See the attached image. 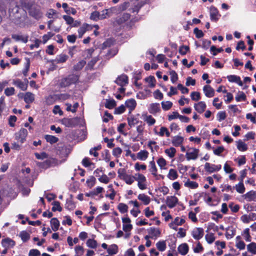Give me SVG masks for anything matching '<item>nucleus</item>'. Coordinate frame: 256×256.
<instances>
[{
	"label": "nucleus",
	"mask_w": 256,
	"mask_h": 256,
	"mask_svg": "<svg viewBox=\"0 0 256 256\" xmlns=\"http://www.w3.org/2000/svg\"><path fill=\"white\" fill-rule=\"evenodd\" d=\"M80 76L79 74H69L60 80L59 86L61 88H64L76 84L79 81Z\"/></svg>",
	"instance_id": "obj_1"
},
{
	"label": "nucleus",
	"mask_w": 256,
	"mask_h": 256,
	"mask_svg": "<svg viewBox=\"0 0 256 256\" xmlns=\"http://www.w3.org/2000/svg\"><path fill=\"white\" fill-rule=\"evenodd\" d=\"M56 154L61 158L66 157L70 152V149L69 146L63 142H59L57 145Z\"/></svg>",
	"instance_id": "obj_2"
},
{
	"label": "nucleus",
	"mask_w": 256,
	"mask_h": 256,
	"mask_svg": "<svg viewBox=\"0 0 256 256\" xmlns=\"http://www.w3.org/2000/svg\"><path fill=\"white\" fill-rule=\"evenodd\" d=\"M28 130L26 129L22 128L19 131L16 132L14 134V138L18 142H20V144L24 143L28 136Z\"/></svg>",
	"instance_id": "obj_3"
},
{
	"label": "nucleus",
	"mask_w": 256,
	"mask_h": 256,
	"mask_svg": "<svg viewBox=\"0 0 256 256\" xmlns=\"http://www.w3.org/2000/svg\"><path fill=\"white\" fill-rule=\"evenodd\" d=\"M135 180L138 181V186L141 190L146 188V176L141 174H136Z\"/></svg>",
	"instance_id": "obj_4"
},
{
	"label": "nucleus",
	"mask_w": 256,
	"mask_h": 256,
	"mask_svg": "<svg viewBox=\"0 0 256 256\" xmlns=\"http://www.w3.org/2000/svg\"><path fill=\"white\" fill-rule=\"evenodd\" d=\"M78 120L79 119L78 117L73 118H64L62 120V124L66 127L73 128L78 125Z\"/></svg>",
	"instance_id": "obj_5"
},
{
	"label": "nucleus",
	"mask_w": 256,
	"mask_h": 256,
	"mask_svg": "<svg viewBox=\"0 0 256 256\" xmlns=\"http://www.w3.org/2000/svg\"><path fill=\"white\" fill-rule=\"evenodd\" d=\"M210 18L212 22H216L221 16L219 12L216 8L212 6L210 10Z\"/></svg>",
	"instance_id": "obj_6"
},
{
	"label": "nucleus",
	"mask_w": 256,
	"mask_h": 256,
	"mask_svg": "<svg viewBox=\"0 0 256 256\" xmlns=\"http://www.w3.org/2000/svg\"><path fill=\"white\" fill-rule=\"evenodd\" d=\"M222 168L220 164L216 165L211 164L209 162H206L204 164V170L209 174L215 172L219 171Z\"/></svg>",
	"instance_id": "obj_7"
},
{
	"label": "nucleus",
	"mask_w": 256,
	"mask_h": 256,
	"mask_svg": "<svg viewBox=\"0 0 256 256\" xmlns=\"http://www.w3.org/2000/svg\"><path fill=\"white\" fill-rule=\"evenodd\" d=\"M114 82L120 86H124L128 84V78L126 74H122L116 78Z\"/></svg>",
	"instance_id": "obj_8"
},
{
	"label": "nucleus",
	"mask_w": 256,
	"mask_h": 256,
	"mask_svg": "<svg viewBox=\"0 0 256 256\" xmlns=\"http://www.w3.org/2000/svg\"><path fill=\"white\" fill-rule=\"evenodd\" d=\"M204 235V230L202 228H196L192 232V236L196 240H198Z\"/></svg>",
	"instance_id": "obj_9"
},
{
	"label": "nucleus",
	"mask_w": 256,
	"mask_h": 256,
	"mask_svg": "<svg viewBox=\"0 0 256 256\" xmlns=\"http://www.w3.org/2000/svg\"><path fill=\"white\" fill-rule=\"evenodd\" d=\"M54 162V159L49 158L42 162H38L37 166L40 168L46 170L52 166Z\"/></svg>",
	"instance_id": "obj_10"
},
{
	"label": "nucleus",
	"mask_w": 256,
	"mask_h": 256,
	"mask_svg": "<svg viewBox=\"0 0 256 256\" xmlns=\"http://www.w3.org/2000/svg\"><path fill=\"white\" fill-rule=\"evenodd\" d=\"M29 14L30 16L38 20L40 19L42 16V14L39 8L32 7L29 10Z\"/></svg>",
	"instance_id": "obj_11"
},
{
	"label": "nucleus",
	"mask_w": 256,
	"mask_h": 256,
	"mask_svg": "<svg viewBox=\"0 0 256 256\" xmlns=\"http://www.w3.org/2000/svg\"><path fill=\"white\" fill-rule=\"evenodd\" d=\"M192 152H187L186 154V160H196L198 157L199 150L196 148H190Z\"/></svg>",
	"instance_id": "obj_12"
},
{
	"label": "nucleus",
	"mask_w": 256,
	"mask_h": 256,
	"mask_svg": "<svg viewBox=\"0 0 256 256\" xmlns=\"http://www.w3.org/2000/svg\"><path fill=\"white\" fill-rule=\"evenodd\" d=\"M178 198L174 196H168L166 198V204L170 208H174L178 204Z\"/></svg>",
	"instance_id": "obj_13"
},
{
	"label": "nucleus",
	"mask_w": 256,
	"mask_h": 256,
	"mask_svg": "<svg viewBox=\"0 0 256 256\" xmlns=\"http://www.w3.org/2000/svg\"><path fill=\"white\" fill-rule=\"evenodd\" d=\"M76 207V204L73 200V196L70 194V198L66 200L65 208L68 210H72Z\"/></svg>",
	"instance_id": "obj_14"
},
{
	"label": "nucleus",
	"mask_w": 256,
	"mask_h": 256,
	"mask_svg": "<svg viewBox=\"0 0 256 256\" xmlns=\"http://www.w3.org/2000/svg\"><path fill=\"white\" fill-rule=\"evenodd\" d=\"M15 244V242L9 238H4L2 240V245L4 248H12Z\"/></svg>",
	"instance_id": "obj_15"
},
{
	"label": "nucleus",
	"mask_w": 256,
	"mask_h": 256,
	"mask_svg": "<svg viewBox=\"0 0 256 256\" xmlns=\"http://www.w3.org/2000/svg\"><path fill=\"white\" fill-rule=\"evenodd\" d=\"M203 91L208 98H212L214 95V90L210 86L207 84L203 87Z\"/></svg>",
	"instance_id": "obj_16"
},
{
	"label": "nucleus",
	"mask_w": 256,
	"mask_h": 256,
	"mask_svg": "<svg viewBox=\"0 0 256 256\" xmlns=\"http://www.w3.org/2000/svg\"><path fill=\"white\" fill-rule=\"evenodd\" d=\"M160 105L158 103H152L150 104L148 108V112L152 114H156L160 112Z\"/></svg>",
	"instance_id": "obj_17"
},
{
	"label": "nucleus",
	"mask_w": 256,
	"mask_h": 256,
	"mask_svg": "<svg viewBox=\"0 0 256 256\" xmlns=\"http://www.w3.org/2000/svg\"><path fill=\"white\" fill-rule=\"evenodd\" d=\"M206 104L204 102L201 101L194 104V108L200 114H202L206 109Z\"/></svg>",
	"instance_id": "obj_18"
},
{
	"label": "nucleus",
	"mask_w": 256,
	"mask_h": 256,
	"mask_svg": "<svg viewBox=\"0 0 256 256\" xmlns=\"http://www.w3.org/2000/svg\"><path fill=\"white\" fill-rule=\"evenodd\" d=\"M12 84L23 91L26 90L28 88L27 84H24V82L18 78L14 80Z\"/></svg>",
	"instance_id": "obj_19"
},
{
	"label": "nucleus",
	"mask_w": 256,
	"mask_h": 256,
	"mask_svg": "<svg viewBox=\"0 0 256 256\" xmlns=\"http://www.w3.org/2000/svg\"><path fill=\"white\" fill-rule=\"evenodd\" d=\"M148 234L150 235V238L158 237L161 234V231L158 228L154 227L148 228Z\"/></svg>",
	"instance_id": "obj_20"
},
{
	"label": "nucleus",
	"mask_w": 256,
	"mask_h": 256,
	"mask_svg": "<svg viewBox=\"0 0 256 256\" xmlns=\"http://www.w3.org/2000/svg\"><path fill=\"white\" fill-rule=\"evenodd\" d=\"M126 106L129 108V112L134 110L136 106V102L134 99L130 98L126 100L125 102Z\"/></svg>",
	"instance_id": "obj_21"
},
{
	"label": "nucleus",
	"mask_w": 256,
	"mask_h": 256,
	"mask_svg": "<svg viewBox=\"0 0 256 256\" xmlns=\"http://www.w3.org/2000/svg\"><path fill=\"white\" fill-rule=\"evenodd\" d=\"M244 198L248 202H252L255 200L256 198V192L255 191L250 190L246 192L244 195Z\"/></svg>",
	"instance_id": "obj_22"
},
{
	"label": "nucleus",
	"mask_w": 256,
	"mask_h": 256,
	"mask_svg": "<svg viewBox=\"0 0 256 256\" xmlns=\"http://www.w3.org/2000/svg\"><path fill=\"white\" fill-rule=\"evenodd\" d=\"M127 120L128 124L130 128L134 126L136 124L140 122L138 118H135L133 115L128 116L127 118Z\"/></svg>",
	"instance_id": "obj_23"
},
{
	"label": "nucleus",
	"mask_w": 256,
	"mask_h": 256,
	"mask_svg": "<svg viewBox=\"0 0 256 256\" xmlns=\"http://www.w3.org/2000/svg\"><path fill=\"white\" fill-rule=\"evenodd\" d=\"M184 142V138L181 136H174L172 140V144L174 146H180Z\"/></svg>",
	"instance_id": "obj_24"
},
{
	"label": "nucleus",
	"mask_w": 256,
	"mask_h": 256,
	"mask_svg": "<svg viewBox=\"0 0 256 256\" xmlns=\"http://www.w3.org/2000/svg\"><path fill=\"white\" fill-rule=\"evenodd\" d=\"M188 246L187 244H182L178 247V251L182 256L186 255L188 252Z\"/></svg>",
	"instance_id": "obj_25"
},
{
	"label": "nucleus",
	"mask_w": 256,
	"mask_h": 256,
	"mask_svg": "<svg viewBox=\"0 0 256 256\" xmlns=\"http://www.w3.org/2000/svg\"><path fill=\"white\" fill-rule=\"evenodd\" d=\"M148 152L146 150H141L137 153V158L141 160H145L148 156Z\"/></svg>",
	"instance_id": "obj_26"
},
{
	"label": "nucleus",
	"mask_w": 256,
	"mask_h": 256,
	"mask_svg": "<svg viewBox=\"0 0 256 256\" xmlns=\"http://www.w3.org/2000/svg\"><path fill=\"white\" fill-rule=\"evenodd\" d=\"M34 100V94L30 92H26L24 96L26 103L29 104L32 103Z\"/></svg>",
	"instance_id": "obj_27"
},
{
	"label": "nucleus",
	"mask_w": 256,
	"mask_h": 256,
	"mask_svg": "<svg viewBox=\"0 0 256 256\" xmlns=\"http://www.w3.org/2000/svg\"><path fill=\"white\" fill-rule=\"evenodd\" d=\"M50 222L52 230L54 232L58 230L60 226V222L58 218H52Z\"/></svg>",
	"instance_id": "obj_28"
},
{
	"label": "nucleus",
	"mask_w": 256,
	"mask_h": 256,
	"mask_svg": "<svg viewBox=\"0 0 256 256\" xmlns=\"http://www.w3.org/2000/svg\"><path fill=\"white\" fill-rule=\"evenodd\" d=\"M148 166L150 168L149 170L152 173V174L154 176H158V170L156 167L155 162L154 160L150 162Z\"/></svg>",
	"instance_id": "obj_29"
},
{
	"label": "nucleus",
	"mask_w": 256,
	"mask_h": 256,
	"mask_svg": "<svg viewBox=\"0 0 256 256\" xmlns=\"http://www.w3.org/2000/svg\"><path fill=\"white\" fill-rule=\"evenodd\" d=\"M236 144L237 148L240 152H245L248 148L247 144L240 140L237 141Z\"/></svg>",
	"instance_id": "obj_30"
},
{
	"label": "nucleus",
	"mask_w": 256,
	"mask_h": 256,
	"mask_svg": "<svg viewBox=\"0 0 256 256\" xmlns=\"http://www.w3.org/2000/svg\"><path fill=\"white\" fill-rule=\"evenodd\" d=\"M142 116L148 126H152L156 123V120L151 115L142 114Z\"/></svg>",
	"instance_id": "obj_31"
},
{
	"label": "nucleus",
	"mask_w": 256,
	"mask_h": 256,
	"mask_svg": "<svg viewBox=\"0 0 256 256\" xmlns=\"http://www.w3.org/2000/svg\"><path fill=\"white\" fill-rule=\"evenodd\" d=\"M167 176L170 180H175L178 178V175L176 170L171 168L169 170Z\"/></svg>",
	"instance_id": "obj_32"
},
{
	"label": "nucleus",
	"mask_w": 256,
	"mask_h": 256,
	"mask_svg": "<svg viewBox=\"0 0 256 256\" xmlns=\"http://www.w3.org/2000/svg\"><path fill=\"white\" fill-rule=\"evenodd\" d=\"M138 199L142 201L144 205L148 204L150 201V198L145 194H140L138 196Z\"/></svg>",
	"instance_id": "obj_33"
},
{
	"label": "nucleus",
	"mask_w": 256,
	"mask_h": 256,
	"mask_svg": "<svg viewBox=\"0 0 256 256\" xmlns=\"http://www.w3.org/2000/svg\"><path fill=\"white\" fill-rule=\"evenodd\" d=\"M45 139L47 142H50V144L56 143L58 141V138L57 137L49 134L45 136Z\"/></svg>",
	"instance_id": "obj_34"
},
{
	"label": "nucleus",
	"mask_w": 256,
	"mask_h": 256,
	"mask_svg": "<svg viewBox=\"0 0 256 256\" xmlns=\"http://www.w3.org/2000/svg\"><path fill=\"white\" fill-rule=\"evenodd\" d=\"M184 185L186 187H188L192 189L196 188L198 186V182L194 181H190L189 179L185 182Z\"/></svg>",
	"instance_id": "obj_35"
},
{
	"label": "nucleus",
	"mask_w": 256,
	"mask_h": 256,
	"mask_svg": "<svg viewBox=\"0 0 256 256\" xmlns=\"http://www.w3.org/2000/svg\"><path fill=\"white\" fill-rule=\"evenodd\" d=\"M86 64V62L84 60H81L74 66L73 69L75 71L80 70L84 67Z\"/></svg>",
	"instance_id": "obj_36"
},
{
	"label": "nucleus",
	"mask_w": 256,
	"mask_h": 256,
	"mask_svg": "<svg viewBox=\"0 0 256 256\" xmlns=\"http://www.w3.org/2000/svg\"><path fill=\"white\" fill-rule=\"evenodd\" d=\"M12 38L16 41L21 40L24 43H26L28 41V36L24 37L22 36L13 34Z\"/></svg>",
	"instance_id": "obj_37"
},
{
	"label": "nucleus",
	"mask_w": 256,
	"mask_h": 256,
	"mask_svg": "<svg viewBox=\"0 0 256 256\" xmlns=\"http://www.w3.org/2000/svg\"><path fill=\"white\" fill-rule=\"evenodd\" d=\"M104 106L107 108L112 109L116 106V102L114 99L106 100Z\"/></svg>",
	"instance_id": "obj_38"
},
{
	"label": "nucleus",
	"mask_w": 256,
	"mask_h": 256,
	"mask_svg": "<svg viewBox=\"0 0 256 256\" xmlns=\"http://www.w3.org/2000/svg\"><path fill=\"white\" fill-rule=\"evenodd\" d=\"M58 100L56 94L50 95L46 98V102L48 105H52Z\"/></svg>",
	"instance_id": "obj_39"
},
{
	"label": "nucleus",
	"mask_w": 256,
	"mask_h": 256,
	"mask_svg": "<svg viewBox=\"0 0 256 256\" xmlns=\"http://www.w3.org/2000/svg\"><path fill=\"white\" fill-rule=\"evenodd\" d=\"M156 134L160 136H164V134H166L167 137L170 136V132L168 128L164 126L161 127L160 131L158 132H156Z\"/></svg>",
	"instance_id": "obj_40"
},
{
	"label": "nucleus",
	"mask_w": 256,
	"mask_h": 256,
	"mask_svg": "<svg viewBox=\"0 0 256 256\" xmlns=\"http://www.w3.org/2000/svg\"><path fill=\"white\" fill-rule=\"evenodd\" d=\"M53 206L52 208V210L54 212L56 211L62 212V208L60 206V202L58 201H54L52 202Z\"/></svg>",
	"instance_id": "obj_41"
},
{
	"label": "nucleus",
	"mask_w": 256,
	"mask_h": 256,
	"mask_svg": "<svg viewBox=\"0 0 256 256\" xmlns=\"http://www.w3.org/2000/svg\"><path fill=\"white\" fill-rule=\"evenodd\" d=\"M235 188L239 194H244L245 192V187L242 182L240 181L239 183L236 185Z\"/></svg>",
	"instance_id": "obj_42"
},
{
	"label": "nucleus",
	"mask_w": 256,
	"mask_h": 256,
	"mask_svg": "<svg viewBox=\"0 0 256 256\" xmlns=\"http://www.w3.org/2000/svg\"><path fill=\"white\" fill-rule=\"evenodd\" d=\"M128 206L124 203H120L118 206V209L121 214H125L128 211Z\"/></svg>",
	"instance_id": "obj_43"
},
{
	"label": "nucleus",
	"mask_w": 256,
	"mask_h": 256,
	"mask_svg": "<svg viewBox=\"0 0 256 256\" xmlns=\"http://www.w3.org/2000/svg\"><path fill=\"white\" fill-rule=\"evenodd\" d=\"M156 246L157 248L160 250V252H164L166 250V243L164 240H160L158 241L156 244Z\"/></svg>",
	"instance_id": "obj_44"
},
{
	"label": "nucleus",
	"mask_w": 256,
	"mask_h": 256,
	"mask_svg": "<svg viewBox=\"0 0 256 256\" xmlns=\"http://www.w3.org/2000/svg\"><path fill=\"white\" fill-rule=\"evenodd\" d=\"M247 250L248 252L252 253V254H256V243L252 242L247 245Z\"/></svg>",
	"instance_id": "obj_45"
},
{
	"label": "nucleus",
	"mask_w": 256,
	"mask_h": 256,
	"mask_svg": "<svg viewBox=\"0 0 256 256\" xmlns=\"http://www.w3.org/2000/svg\"><path fill=\"white\" fill-rule=\"evenodd\" d=\"M176 150L173 147L167 148L164 150V152L170 158H172L175 156Z\"/></svg>",
	"instance_id": "obj_46"
},
{
	"label": "nucleus",
	"mask_w": 256,
	"mask_h": 256,
	"mask_svg": "<svg viewBox=\"0 0 256 256\" xmlns=\"http://www.w3.org/2000/svg\"><path fill=\"white\" fill-rule=\"evenodd\" d=\"M86 246L92 248H96L98 246L97 242L94 239L89 238L86 241Z\"/></svg>",
	"instance_id": "obj_47"
},
{
	"label": "nucleus",
	"mask_w": 256,
	"mask_h": 256,
	"mask_svg": "<svg viewBox=\"0 0 256 256\" xmlns=\"http://www.w3.org/2000/svg\"><path fill=\"white\" fill-rule=\"evenodd\" d=\"M135 176L127 174L122 180L128 184H132L135 180Z\"/></svg>",
	"instance_id": "obj_48"
},
{
	"label": "nucleus",
	"mask_w": 256,
	"mask_h": 256,
	"mask_svg": "<svg viewBox=\"0 0 256 256\" xmlns=\"http://www.w3.org/2000/svg\"><path fill=\"white\" fill-rule=\"evenodd\" d=\"M114 40L112 38H108L104 42L102 45V49L110 48L114 44Z\"/></svg>",
	"instance_id": "obj_49"
},
{
	"label": "nucleus",
	"mask_w": 256,
	"mask_h": 256,
	"mask_svg": "<svg viewBox=\"0 0 256 256\" xmlns=\"http://www.w3.org/2000/svg\"><path fill=\"white\" fill-rule=\"evenodd\" d=\"M144 80L150 84L149 86L150 88H154L155 86L156 79L154 76H149L145 78Z\"/></svg>",
	"instance_id": "obj_50"
},
{
	"label": "nucleus",
	"mask_w": 256,
	"mask_h": 256,
	"mask_svg": "<svg viewBox=\"0 0 256 256\" xmlns=\"http://www.w3.org/2000/svg\"><path fill=\"white\" fill-rule=\"evenodd\" d=\"M190 51V47L187 46L182 45L179 48L178 52L182 55H186L188 52Z\"/></svg>",
	"instance_id": "obj_51"
},
{
	"label": "nucleus",
	"mask_w": 256,
	"mask_h": 256,
	"mask_svg": "<svg viewBox=\"0 0 256 256\" xmlns=\"http://www.w3.org/2000/svg\"><path fill=\"white\" fill-rule=\"evenodd\" d=\"M161 104L162 108L164 110H170L172 106V102L170 101L162 102Z\"/></svg>",
	"instance_id": "obj_52"
},
{
	"label": "nucleus",
	"mask_w": 256,
	"mask_h": 256,
	"mask_svg": "<svg viewBox=\"0 0 256 256\" xmlns=\"http://www.w3.org/2000/svg\"><path fill=\"white\" fill-rule=\"evenodd\" d=\"M118 246L114 244L111 246V247L109 248L107 250V252L109 254H116L118 252Z\"/></svg>",
	"instance_id": "obj_53"
},
{
	"label": "nucleus",
	"mask_w": 256,
	"mask_h": 256,
	"mask_svg": "<svg viewBox=\"0 0 256 256\" xmlns=\"http://www.w3.org/2000/svg\"><path fill=\"white\" fill-rule=\"evenodd\" d=\"M145 4V2H138L132 8V12H136L138 13L140 10V8Z\"/></svg>",
	"instance_id": "obj_54"
},
{
	"label": "nucleus",
	"mask_w": 256,
	"mask_h": 256,
	"mask_svg": "<svg viewBox=\"0 0 256 256\" xmlns=\"http://www.w3.org/2000/svg\"><path fill=\"white\" fill-rule=\"evenodd\" d=\"M58 100H65L70 98V95L68 94H56Z\"/></svg>",
	"instance_id": "obj_55"
},
{
	"label": "nucleus",
	"mask_w": 256,
	"mask_h": 256,
	"mask_svg": "<svg viewBox=\"0 0 256 256\" xmlns=\"http://www.w3.org/2000/svg\"><path fill=\"white\" fill-rule=\"evenodd\" d=\"M20 236L23 242H27L30 238V234L26 231H22L20 234Z\"/></svg>",
	"instance_id": "obj_56"
},
{
	"label": "nucleus",
	"mask_w": 256,
	"mask_h": 256,
	"mask_svg": "<svg viewBox=\"0 0 256 256\" xmlns=\"http://www.w3.org/2000/svg\"><path fill=\"white\" fill-rule=\"evenodd\" d=\"M206 240L209 244H212L215 240L216 238L213 233L207 234L205 236Z\"/></svg>",
	"instance_id": "obj_57"
},
{
	"label": "nucleus",
	"mask_w": 256,
	"mask_h": 256,
	"mask_svg": "<svg viewBox=\"0 0 256 256\" xmlns=\"http://www.w3.org/2000/svg\"><path fill=\"white\" fill-rule=\"evenodd\" d=\"M190 97L192 100L198 101L201 98L200 94V92H192L190 94Z\"/></svg>",
	"instance_id": "obj_58"
},
{
	"label": "nucleus",
	"mask_w": 256,
	"mask_h": 256,
	"mask_svg": "<svg viewBox=\"0 0 256 256\" xmlns=\"http://www.w3.org/2000/svg\"><path fill=\"white\" fill-rule=\"evenodd\" d=\"M210 50L214 56H216L218 53L223 52L224 50L222 48H216V46H212L210 48Z\"/></svg>",
	"instance_id": "obj_59"
},
{
	"label": "nucleus",
	"mask_w": 256,
	"mask_h": 256,
	"mask_svg": "<svg viewBox=\"0 0 256 256\" xmlns=\"http://www.w3.org/2000/svg\"><path fill=\"white\" fill-rule=\"evenodd\" d=\"M216 116L218 120V122H222L226 119V114L225 111H220L217 114Z\"/></svg>",
	"instance_id": "obj_60"
},
{
	"label": "nucleus",
	"mask_w": 256,
	"mask_h": 256,
	"mask_svg": "<svg viewBox=\"0 0 256 256\" xmlns=\"http://www.w3.org/2000/svg\"><path fill=\"white\" fill-rule=\"evenodd\" d=\"M157 163L160 169H164L165 166L166 164V160L163 158H159L157 160Z\"/></svg>",
	"instance_id": "obj_61"
},
{
	"label": "nucleus",
	"mask_w": 256,
	"mask_h": 256,
	"mask_svg": "<svg viewBox=\"0 0 256 256\" xmlns=\"http://www.w3.org/2000/svg\"><path fill=\"white\" fill-rule=\"evenodd\" d=\"M170 80H171L173 84L175 83L178 80V74L174 70H172L170 72Z\"/></svg>",
	"instance_id": "obj_62"
},
{
	"label": "nucleus",
	"mask_w": 256,
	"mask_h": 256,
	"mask_svg": "<svg viewBox=\"0 0 256 256\" xmlns=\"http://www.w3.org/2000/svg\"><path fill=\"white\" fill-rule=\"evenodd\" d=\"M114 116L109 113L108 111H106L104 114V116L102 119V121L104 122H108L110 120H113Z\"/></svg>",
	"instance_id": "obj_63"
},
{
	"label": "nucleus",
	"mask_w": 256,
	"mask_h": 256,
	"mask_svg": "<svg viewBox=\"0 0 256 256\" xmlns=\"http://www.w3.org/2000/svg\"><path fill=\"white\" fill-rule=\"evenodd\" d=\"M54 34L52 32H48L46 34H44L42 36V42L46 44L50 38H51L54 36Z\"/></svg>",
	"instance_id": "obj_64"
}]
</instances>
